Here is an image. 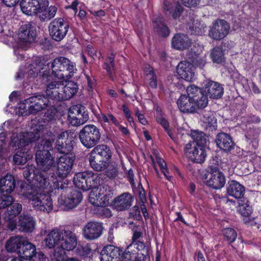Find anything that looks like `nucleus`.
Here are the masks:
<instances>
[{
    "mask_svg": "<svg viewBox=\"0 0 261 261\" xmlns=\"http://www.w3.org/2000/svg\"><path fill=\"white\" fill-rule=\"evenodd\" d=\"M239 213L244 217H248L252 213V208L247 201L246 203L239 204Z\"/></svg>",
    "mask_w": 261,
    "mask_h": 261,
    "instance_id": "60",
    "label": "nucleus"
},
{
    "mask_svg": "<svg viewBox=\"0 0 261 261\" xmlns=\"http://www.w3.org/2000/svg\"><path fill=\"white\" fill-rule=\"evenodd\" d=\"M79 87L77 85L72 82H68L65 85H63V100H66L71 98L77 92Z\"/></svg>",
    "mask_w": 261,
    "mask_h": 261,
    "instance_id": "43",
    "label": "nucleus"
},
{
    "mask_svg": "<svg viewBox=\"0 0 261 261\" xmlns=\"http://www.w3.org/2000/svg\"><path fill=\"white\" fill-rule=\"evenodd\" d=\"M133 200V197L129 193H124L114 199L112 206L117 211H124L130 207Z\"/></svg>",
    "mask_w": 261,
    "mask_h": 261,
    "instance_id": "28",
    "label": "nucleus"
},
{
    "mask_svg": "<svg viewBox=\"0 0 261 261\" xmlns=\"http://www.w3.org/2000/svg\"><path fill=\"white\" fill-rule=\"evenodd\" d=\"M100 138L99 129L93 124L86 125L79 133L81 142L87 148H91L96 145L99 142Z\"/></svg>",
    "mask_w": 261,
    "mask_h": 261,
    "instance_id": "4",
    "label": "nucleus"
},
{
    "mask_svg": "<svg viewBox=\"0 0 261 261\" xmlns=\"http://www.w3.org/2000/svg\"><path fill=\"white\" fill-rule=\"evenodd\" d=\"M215 142L219 148L225 151H230L234 146L231 136L224 133H219L216 136Z\"/></svg>",
    "mask_w": 261,
    "mask_h": 261,
    "instance_id": "31",
    "label": "nucleus"
},
{
    "mask_svg": "<svg viewBox=\"0 0 261 261\" xmlns=\"http://www.w3.org/2000/svg\"><path fill=\"white\" fill-rule=\"evenodd\" d=\"M22 210L21 204L13 202L8 206L7 211L5 212V219L8 221L12 220L18 215Z\"/></svg>",
    "mask_w": 261,
    "mask_h": 261,
    "instance_id": "44",
    "label": "nucleus"
},
{
    "mask_svg": "<svg viewBox=\"0 0 261 261\" xmlns=\"http://www.w3.org/2000/svg\"><path fill=\"white\" fill-rule=\"evenodd\" d=\"M110 193L108 186L104 185L99 189L92 190L89 195V202L94 206L99 207V211L107 217L112 215L111 211L105 206L108 202Z\"/></svg>",
    "mask_w": 261,
    "mask_h": 261,
    "instance_id": "3",
    "label": "nucleus"
},
{
    "mask_svg": "<svg viewBox=\"0 0 261 261\" xmlns=\"http://www.w3.org/2000/svg\"><path fill=\"white\" fill-rule=\"evenodd\" d=\"M28 145L29 142L23 133L20 134L17 138L14 139L11 142V145L15 147V149H20V150L24 151L27 150L25 147Z\"/></svg>",
    "mask_w": 261,
    "mask_h": 261,
    "instance_id": "47",
    "label": "nucleus"
},
{
    "mask_svg": "<svg viewBox=\"0 0 261 261\" xmlns=\"http://www.w3.org/2000/svg\"><path fill=\"white\" fill-rule=\"evenodd\" d=\"M49 184V179L46 175L39 169H35L30 184L28 185L31 186L34 189L40 190L41 189H45Z\"/></svg>",
    "mask_w": 261,
    "mask_h": 261,
    "instance_id": "23",
    "label": "nucleus"
},
{
    "mask_svg": "<svg viewBox=\"0 0 261 261\" xmlns=\"http://www.w3.org/2000/svg\"><path fill=\"white\" fill-rule=\"evenodd\" d=\"M36 251L35 245L24 238L20 249L18 250V255L20 257L29 260Z\"/></svg>",
    "mask_w": 261,
    "mask_h": 261,
    "instance_id": "37",
    "label": "nucleus"
},
{
    "mask_svg": "<svg viewBox=\"0 0 261 261\" xmlns=\"http://www.w3.org/2000/svg\"><path fill=\"white\" fill-rule=\"evenodd\" d=\"M205 182L208 187L215 190H219L225 185V176L218 167H210V171L206 175Z\"/></svg>",
    "mask_w": 261,
    "mask_h": 261,
    "instance_id": "11",
    "label": "nucleus"
},
{
    "mask_svg": "<svg viewBox=\"0 0 261 261\" xmlns=\"http://www.w3.org/2000/svg\"><path fill=\"white\" fill-rule=\"evenodd\" d=\"M41 0H22L20 6L22 12L28 15L37 14Z\"/></svg>",
    "mask_w": 261,
    "mask_h": 261,
    "instance_id": "33",
    "label": "nucleus"
},
{
    "mask_svg": "<svg viewBox=\"0 0 261 261\" xmlns=\"http://www.w3.org/2000/svg\"><path fill=\"white\" fill-rule=\"evenodd\" d=\"M162 9L166 16H172L174 19L178 18L183 11V7L180 3L169 0L163 1Z\"/></svg>",
    "mask_w": 261,
    "mask_h": 261,
    "instance_id": "19",
    "label": "nucleus"
},
{
    "mask_svg": "<svg viewBox=\"0 0 261 261\" xmlns=\"http://www.w3.org/2000/svg\"><path fill=\"white\" fill-rule=\"evenodd\" d=\"M187 96L192 99H195L203 93L201 90L195 85H190L187 88Z\"/></svg>",
    "mask_w": 261,
    "mask_h": 261,
    "instance_id": "56",
    "label": "nucleus"
},
{
    "mask_svg": "<svg viewBox=\"0 0 261 261\" xmlns=\"http://www.w3.org/2000/svg\"><path fill=\"white\" fill-rule=\"evenodd\" d=\"M29 100V98L24 99L22 101L18 104V113L19 114L22 116H28L29 115V106H30L29 103H27V101Z\"/></svg>",
    "mask_w": 261,
    "mask_h": 261,
    "instance_id": "61",
    "label": "nucleus"
},
{
    "mask_svg": "<svg viewBox=\"0 0 261 261\" xmlns=\"http://www.w3.org/2000/svg\"><path fill=\"white\" fill-rule=\"evenodd\" d=\"M191 40L187 35L182 33L175 34L172 39V47L178 50L188 48L191 44Z\"/></svg>",
    "mask_w": 261,
    "mask_h": 261,
    "instance_id": "32",
    "label": "nucleus"
},
{
    "mask_svg": "<svg viewBox=\"0 0 261 261\" xmlns=\"http://www.w3.org/2000/svg\"><path fill=\"white\" fill-rule=\"evenodd\" d=\"M48 259L42 252H36L29 261H48Z\"/></svg>",
    "mask_w": 261,
    "mask_h": 261,
    "instance_id": "64",
    "label": "nucleus"
},
{
    "mask_svg": "<svg viewBox=\"0 0 261 261\" xmlns=\"http://www.w3.org/2000/svg\"><path fill=\"white\" fill-rule=\"evenodd\" d=\"M230 26L228 23L223 19H218L215 21L208 31V36L213 40H220L224 38L228 34Z\"/></svg>",
    "mask_w": 261,
    "mask_h": 261,
    "instance_id": "14",
    "label": "nucleus"
},
{
    "mask_svg": "<svg viewBox=\"0 0 261 261\" xmlns=\"http://www.w3.org/2000/svg\"><path fill=\"white\" fill-rule=\"evenodd\" d=\"M203 47L198 44L193 45L187 54V58L193 64L200 68L204 67L206 63L205 54L202 52Z\"/></svg>",
    "mask_w": 261,
    "mask_h": 261,
    "instance_id": "17",
    "label": "nucleus"
},
{
    "mask_svg": "<svg viewBox=\"0 0 261 261\" xmlns=\"http://www.w3.org/2000/svg\"><path fill=\"white\" fill-rule=\"evenodd\" d=\"M179 109L183 113H194L196 112L193 100L186 95H181L177 101Z\"/></svg>",
    "mask_w": 261,
    "mask_h": 261,
    "instance_id": "36",
    "label": "nucleus"
},
{
    "mask_svg": "<svg viewBox=\"0 0 261 261\" xmlns=\"http://www.w3.org/2000/svg\"><path fill=\"white\" fill-rule=\"evenodd\" d=\"M44 61H42L40 59H37L35 62L30 64L28 70V74L31 77H35L38 75H44L42 74L41 70H43L46 66Z\"/></svg>",
    "mask_w": 261,
    "mask_h": 261,
    "instance_id": "40",
    "label": "nucleus"
},
{
    "mask_svg": "<svg viewBox=\"0 0 261 261\" xmlns=\"http://www.w3.org/2000/svg\"><path fill=\"white\" fill-rule=\"evenodd\" d=\"M77 245V237L75 234L69 229L62 228L60 248L59 251L55 250L54 256H57V260L62 259V255L64 250H72Z\"/></svg>",
    "mask_w": 261,
    "mask_h": 261,
    "instance_id": "5",
    "label": "nucleus"
},
{
    "mask_svg": "<svg viewBox=\"0 0 261 261\" xmlns=\"http://www.w3.org/2000/svg\"><path fill=\"white\" fill-rule=\"evenodd\" d=\"M75 158L74 154H68L57 159L56 173L58 176L64 178L69 174L72 170Z\"/></svg>",
    "mask_w": 261,
    "mask_h": 261,
    "instance_id": "13",
    "label": "nucleus"
},
{
    "mask_svg": "<svg viewBox=\"0 0 261 261\" xmlns=\"http://www.w3.org/2000/svg\"><path fill=\"white\" fill-rule=\"evenodd\" d=\"M89 161L91 168L96 171H103L108 167L106 164L101 163L100 161L95 159V157L90 154Z\"/></svg>",
    "mask_w": 261,
    "mask_h": 261,
    "instance_id": "54",
    "label": "nucleus"
},
{
    "mask_svg": "<svg viewBox=\"0 0 261 261\" xmlns=\"http://www.w3.org/2000/svg\"><path fill=\"white\" fill-rule=\"evenodd\" d=\"M15 187V180L13 175L7 174L0 180V191L2 195L11 194Z\"/></svg>",
    "mask_w": 261,
    "mask_h": 261,
    "instance_id": "34",
    "label": "nucleus"
},
{
    "mask_svg": "<svg viewBox=\"0 0 261 261\" xmlns=\"http://www.w3.org/2000/svg\"><path fill=\"white\" fill-rule=\"evenodd\" d=\"M36 161L41 170L47 171L54 165L55 160L50 152L37 150L36 152Z\"/></svg>",
    "mask_w": 261,
    "mask_h": 261,
    "instance_id": "18",
    "label": "nucleus"
},
{
    "mask_svg": "<svg viewBox=\"0 0 261 261\" xmlns=\"http://www.w3.org/2000/svg\"><path fill=\"white\" fill-rule=\"evenodd\" d=\"M190 136L193 140L192 142L196 143L197 145L204 146L208 141L207 136L202 132L198 130H191Z\"/></svg>",
    "mask_w": 261,
    "mask_h": 261,
    "instance_id": "45",
    "label": "nucleus"
},
{
    "mask_svg": "<svg viewBox=\"0 0 261 261\" xmlns=\"http://www.w3.org/2000/svg\"><path fill=\"white\" fill-rule=\"evenodd\" d=\"M210 56L214 63L219 64L224 61L223 51L219 47L214 48L211 51Z\"/></svg>",
    "mask_w": 261,
    "mask_h": 261,
    "instance_id": "51",
    "label": "nucleus"
},
{
    "mask_svg": "<svg viewBox=\"0 0 261 261\" xmlns=\"http://www.w3.org/2000/svg\"><path fill=\"white\" fill-rule=\"evenodd\" d=\"M103 224L97 221H90L84 226L82 233L85 239L92 241L99 238L102 234Z\"/></svg>",
    "mask_w": 261,
    "mask_h": 261,
    "instance_id": "15",
    "label": "nucleus"
},
{
    "mask_svg": "<svg viewBox=\"0 0 261 261\" xmlns=\"http://www.w3.org/2000/svg\"><path fill=\"white\" fill-rule=\"evenodd\" d=\"M36 37L35 28L30 23L22 25L20 29L18 38L20 41L25 43L33 42Z\"/></svg>",
    "mask_w": 261,
    "mask_h": 261,
    "instance_id": "27",
    "label": "nucleus"
},
{
    "mask_svg": "<svg viewBox=\"0 0 261 261\" xmlns=\"http://www.w3.org/2000/svg\"><path fill=\"white\" fill-rule=\"evenodd\" d=\"M36 129L37 130V132H26L24 133V136L25 137V138L27 139V140L29 143H32L34 142H35V146H37L38 142H40V130L41 129V126H39L38 128V127L36 126Z\"/></svg>",
    "mask_w": 261,
    "mask_h": 261,
    "instance_id": "52",
    "label": "nucleus"
},
{
    "mask_svg": "<svg viewBox=\"0 0 261 261\" xmlns=\"http://www.w3.org/2000/svg\"><path fill=\"white\" fill-rule=\"evenodd\" d=\"M146 255L145 253H139L136 251L128 252L125 250L121 255V258L123 261H145Z\"/></svg>",
    "mask_w": 261,
    "mask_h": 261,
    "instance_id": "42",
    "label": "nucleus"
},
{
    "mask_svg": "<svg viewBox=\"0 0 261 261\" xmlns=\"http://www.w3.org/2000/svg\"><path fill=\"white\" fill-rule=\"evenodd\" d=\"M243 129L245 131L246 140L250 144L251 143L254 148L258 146V138L260 134L259 128L254 127L253 124L243 125Z\"/></svg>",
    "mask_w": 261,
    "mask_h": 261,
    "instance_id": "29",
    "label": "nucleus"
},
{
    "mask_svg": "<svg viewBox=\"0 0 261 261\" xmlns=\"http://www.w3.org/2000/svg\"><path fill=\"white\" fill-rule=\"evenodd\" d=\"M27 151L19 150L13 156V162L17 165H24L27 161Z\"/></svg>",
    "mask_w": 261,
    "mask_h": 261,
    "instance_id": "57",
    "label": "nucleus"
},
{
    "mask_svg": "<svg viewBox=\"0 0 261 261\" xmlns=\"http://www.w3.org/2000/svg\"><path fill=\"white\" fill-rule=\"evenodd\" d=\"M63 84L61 82H53L49 83L46 87V95L50 98L57 101H62Z\"/></svg>",
    "mask_w": 261,
    "mask_h": 261,
    "instance_id": "25",
    "label": "nucleus"
},
{
    "mask_svg": "<svg viewBox=\"0 0 261 261\" xmlns=\"http://www.w3.org/2000/svg\"><path fill=\"white\" fill-rule=\"evenodd\" d=\"M206 25L198 20L194 21L193 25L189 27V30L192 34L202 35L206 31Z\"/></svg>",
    "mask_w": 261,
    "mask_h": 261,
    "instance_id": "49",
    "label": "nucleus"
},
{
    "mask_svg": "<svg viewBox=\"0 0 261 261\" xmlns=\"http://www.w3.org/2000/svg\"><path fill=\"white\" fill-rule=\"evenodd\" d=\"M92 171H87L76 173L73 177L75 186L83 191H87L94 186L97 178Z\"/></svg>",
    "mask_w": 261,
    "mask_h": 261,
    "instance_id": "10",
    "label": "nucleus"
},
{
    "mask_svg": "<svg viewBox=\"0 0 261 261\" xmlns=\"http://www.w3.org/2000/svg\"><path fill=\"white\" fill-rule=\"evenodd\" d=\"M66 192L70 193L66 196L61 193V196L58 198V204L65 210L72 209L76 207L82 201L83 196L82 193L76 190H72L68 187H65Z\"/></svg>",
    "mask_w": 261,
    "mask_h": 261,
    "instance_id": "8",
    "label": "nucleus"
},
{
    "mask_svg": "<svg viewBox=\"0 0 261 261\" xmlns=\"http://www.w3.org/2000/svg\"><path fill=\"white\" fill-rule=\"evenodd\" d=\"M27 102L30 105L28 113L30 115L36 114L46 108L48 106L49 99L44 95H38L29 97Z\"/></svg>",
    "mask_w": 261,
    "mask_h": 261,
    "instance_id": "16",
    "label": "nucleus"
},
{
    "mask_svg": "<svg viewBox=\"0 0 261 261\" xmlns=\"http://www.w3.org/2000/svg\"><path fill=\"white\" fill-rule=\"evenodd\" d=\"M69 134L68 130H66L57 136L55 144V149L57 152L63 155L73 154L72 151L74 142L71 137H69Z\"/></svg>",
    "mask_w": 261,
    "mask_h": 261,
    "instance_id": "9",
    "label": "nucleus"
},
{
    "mask_svg": "<svg viewBox=\"0 0 261 261\" xmlns=\"http://www.w3.org/2000/svg\"><path fill=\"white\" fill-rule=\"evenodd\" d=\"M195 106L196 112L199 109H203L206 107L208 103V99L206 95L203 93L193 100Z\"/></svg>",
    "mask_w": 261,
    "mask_h": 261,
    "instance_id": "55",
    "label": "nucleus"
},
{
    "mask_svg": "<svg viewBox=\"0 0 261 261\" xmlns=\"http://www.w3.org/2000/svg\"><path fill=\"white\" fill-rule=\"evenodd\" d=\"M153 32L161 37L166 38L170 33L168 26L164 22V18L161 15L155 16L152 19Z\"/></svg>",
    "mask_w": 261,
    "mask_h": 261,
    "instance_id": "30",
    "label": "nucleus"
},
{
    "mask_svg": "<svg viewBox=\"0 0 261 261\" xmlns=\"http://www.w3.org/2000/svg\"><path fill=\"white\" fill-rule=\"evenodd\" d=\"M135 248H136L138 251H143L145 254H147L148 248L145 243L142 241H139L137 242H132L126 248L125 250L128 252L130 251H135Z\"/></svg>",
    "mask_w": 261,
    "mask_h": 261,
    "instance_id": "50",
    "label": "nucleus"
},
{
    "mask_svg": "<svg viewBox=\"0 0 261 261\" xmlns=\"http://www.w3.org/2000/svg\"><path fill=\"white\" fill-rule=\"evenodd\" d=\"M145 79L149 86L153 89L157 87V77L152 68H149L146 71Z\"/></svg>",
    "mask_w": 261,
    "mask_h": 261,
    "instance_id": "53",
    "label": "nucleus"
},
{
    "mask_svg": "<svg viewBox=\"0 0 261 261\" xmlns=\"http://www.w3.org/2000/svg\"><path fill=\"white\" fill-rule=\"evenodd\" d=\"M90 153L99 155L104 159L110 160L112 153L110 148L106 145H99L95 147Z\"/></svg>",
    "mask_w": 261,
    "mask_h": 261,
    "instance_id": "46",
    "label": "nucleus"
},
{
    "mask_svg": "<svg viewBox=\"0 0 261 261\" xmlns=\"http://www.w3.org/2000/svg\"><path fill=\"white\" fill-rule=\"evenodd\" d=\"M99 118L100 121L108 123L109 125L114 124L116 126L119 125L117 120L114 116L111 114H106L101 113L99 115Z\"/></svg>",
    "mask_w": 261,
    "mask_h": 261,
    "instance_id": "58",
    "label": "nucleus"
},
{
    "mask_svg": "<svg viewBox=\"0 0 261 261\" xmlns=\"http://www.w3.org/2000/svg\"><path fill=\"white\" fill-rule=\"evenodd\" d=\"M24 238L18 236L15 237H12L10 238L7 242L5 248L8 252H15L20 250L22 245L23 244V241H24Z\"/></svg>",
    "mask_w": 261,
    "mask_h": 261,
    "instance_id": "39",
    "label": "nucleus"
},
{
    "mask_svg": "<svg viewBox=\"0 0 261 261\" xmlns=\"http://www.w3.org/2000/svg\"><path fill=\"white\" fill-rule=\"evenodd\" d=\"M62 228H54L50 230L43 241L45 247L51 249L60 247Z\"/></svg>",
    "mask_w": 261,
    "mask_h": 261,
    "instance_id": "22",
    "label": "nucleus"
},
{
    "mask_svg": "<svg viewBox=\"0 0 261 261\" xmlns=\"http://www.w3.org/2000/svg\"><path fill=\"white\" fill-rule=\"evenodd\" d=\"M21 195L37 210L46 213H49L53 210V203L51 196L40 190L33 189L27 184H22L21 186Z\"/></svg>",
    "mask_w": 261,
    "mask_h": 261,
    "instance_id": "1",
    "label": "nucleus"
},
{
    "mask_svg": "<svg viewBox=\"0 0 261 261\" xmlns=\"http://www.w3.org/2000/svg\"><path fill=\"white\" fill-rule=\"evenodd\" d=\"M13 201V198L11 196L2 195L0 198V209L8 207Z\"/></svg>",
    "mask_w": 261,
    "mask_h": 261,
    "instance_id": "63",
    "label": "nucleus"
},
{
    "mask_svg": "<svg viewBox=\"0 0 261 261\" xmlns=\"http://www.w3.org/2000/svg\"><path fill=\"white\" fill-rule=\"evenodd\" d=\"M245 188L236 180L229 181L227 187L228 194L235 198H242L245 193Z\"/></svg>",
    "mask_w": 261,
    "mask_h": 261,
    "instance_id": "38",
    "label": "nucleus"
},
{
    "mask_svg": "<svg viewBox=\"0 0 261 261\" xmlns=\"http://www.w3.org/2000/svg\"><path fill=\"white\" fill-rule=\"evenodd\" d=\"M103 68L107 71L110 77L114 80L115 74V67L114 63L105 62L103 65Z\"/></svg>",
    "mask_w": 261,
    "mask_h": 261,
    "instance_id": "62",
    "label": "nucleus"
},
{
    "mask_svg": "<svg viewBox=\"0 0 261 261\" xmlns=\"http://www.w3.org/2000/svg\"><path fill=\"white\" fill-rule=\"evenodd\" d=\"M202 125L206 130L209 132L216 130L217 120L213 113L209 112L203 114Z\"/></svg>",
    "mask_w": 261,
    "mask_h": 261,
    "instance_id": "41",
    "label": "nucleus"
},
{
    "mask_svg": "<svg viewBox=\"0 0 261 261\" xmlns=\"http://www.w3.org/2000/svg\"><path fill=\"white\" fill-rule=\"evenodd\" d=\"M176 72L182 79L191 81L194 76V67L189 62L181 61L177 66Z\"/></svg>",
    "mask_w": 261,
    "mask_h": 261,
    "instance_id": "26",
    "label": "nucleus"
},
{
    "mask_svg": "<svg viewBox=\"0 0 261 261\" xmlns=\"http://www.w3.org/2000/svg\"><path fill=\"white\" fill-rule=\"evenodd\" d=\"M69 28V22L63 18L54 19L48 26L49 35L54 40L60 41L66 35Z\"/></svg>",
    "mask_w": 261,
    "mask_h": 261,
    "instance_id": "6",
    "label": "nucleus"
},
{
    "mask_svg": "<svg viewBox=\"0 0 261 261\" xmlns=\"http://www.w3.org/2000/svg\"><path fill=\"white\" fill-rule=\"evenodd\" d=\"M19 230L23 232H32L35 227L34 218L29 214L23 213L19 217Z\"/></svg>",
    "mask_w": 261,
    "mask_h": 261,
    "instance_id": "35",
    "label": "nucleus"
},
{
    "mask_svg": "<svg viewBox=\"0 0 261 261\" xmlns=\"http://www.w3.org/2000/svg\"><path fill=\"white\" fill-rule=\"evenodd\" d=\"M50 67L56 77L64 80L71 78L76 71L75 63L64 57L55 59L51 63Z\"/></svg>",
    "mask_w": 261,
    "mask_h": 261,
    "instance_id": "2",
    "label": "nucleus"
},
{
    "mask_svg": "<svg viewBox=\"0 0 261 261\" xmlns=\"http://www.w3.org/2000/svg\"><path fill=\"white\" fill-rule=\"evenodd\" d=\"M53 138L48 139H41L40 142H38L37 146H35V149L37 150H42V151H49L53 150V142L54 141Z\"/></svg>",
    "mask_w": 261,
    "mask_h": 261,
    "instance_id": "48",
    "label": "nucleus"
},
{
    "mask_svg": "<svg viewBox=\"0 0 261 261\" xmlns=\"http://www.w3.org/2000/svg\"><path fill=\"white\" fill-rule=\"evenodd\" d=\"M223 234L225 239L229 243H233L236 239L237 233L234 229L231 228H226L223 230Z\"/></svg>",
    "mask_w": 261,
    "mask_h": 261,
    "instance_id": "59",
    "label": "nucleus"
},
{
    "mask_svg": "<svg viewBox=\"0 0 261 261\" xmlns=\"http://www.w3.org/2000/svg\"><path fill=\"white\" fill-rule=\"evenodd\" d=\"M203 84V90L207 96L215 99H218L222 96L224 89L220 84L208 79L206 80Z\"/></svg>",
    "mask_w": 261,
    "mask_h": 261,
    "instance_id": "20",
    "label": "nucleus"
},
{
    "mask_svg": "<svg viewBox=\"0 0 261 261\" xmlns=\"http://www.w3.org/2000/svg\"><path fill=\"white\" fill-rule=\"evenodd\" d=\"M68 119L72 126H78L88 121L89 115L84 106L82 105H76L69 108Z\"/></svg>",
    "mask_w": 261,
    "mask_h": 261,
    "instance_id": "7",
    "label": "nucleus"
},
{
    "mask_svg": "<svg viewBox=\"0 0 261 261\" xmlns=\"http://www.w3.org/2000/svg\"><path fill=\"white\" fill-rule=\"evenodd\" d=\"M187 156L195 163L201 164L205 160L206 154L204 146L197 145L195 142H189L185 147Z\"/></svg>",
    "mask_w": 261,
    "mask_h": 261,
    "instance_id": "12",
    "label": "nucleus"
},
{
    "mask_svg": "<svg viewBox=\"0 0 261 261\" xmlns=\"http://www.w3.org/2000/svg\"><path fill=\"white\" fill-rule=\"evenodd\" d=\"M121 250L114 245L105 246L100 252V261H118Z\"/></svg>",
    "mask_w": 261,
    "mask_h": 261,
    "instance_id": "24",
    "label": "nucleus"
},
{
    "mask_svg": "<svg viewBox=\"0 0 261 261\" xmlns=\"http://www.w3.org/2000/svg\"><path fill=\"white\" fill-rule=\"evenodd\" d=\"M37 12L39 18L41 21L50 20L55 16L57 8L54 6H49L48 0H41V4Z\"/></svg>",
    "mask_w": 261,
    "mask_h": 261,
    "instance_id": "21",
    "label": "nucleus"
}]
</instances>
